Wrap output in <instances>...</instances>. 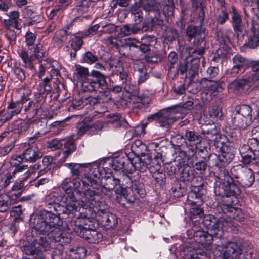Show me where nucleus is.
Instances as JSON below:
<instances>
[{
  "mask_svg": "<svg viewBox=\"0 0 259 259\" xmlns=\"http://www.w3.org/2000/svg\"><path fill=\"white\" fill-rule=\"evenodd\" d=\"M92 174L78 179H65L62 183L64 192L61 202L65 207L63 213H71L78 211V219L90 220L95 217L93 208L98 204V198L102 188L98 187L97 180L92 179Z\"/></svg>",
  "mask_w": 259,
  "mask_h": 259,
  "instance_id": "nucleus-1",
  "label": "nucleus"
},
{
  "mask_svg": "<svg viewBox=\"0 0 259 259\" xmlns=\"http://www.w3.org/2000/svg\"><path fill=\"white\" fill-rule=\"evenodd\" d=\"M59 217L53 213L44 211L36 216L31 225L35 232L47 235L62 246L68 244L71 241L70 235L63 232L58 225Z\"/></svg>",
  "mask_w": 259,
  "mask_h": 259,
  "instance_id": "nucleus-2",
  "label": "nucleus"
},
{
  "mask_svg": "<svg viewBox=\"0 0 259 259\" xmlns=\"http://www.w3.org/2000/svg\"><path fill=\"white\" fill-rule=\"evenodd\" d=\"M202 225L206 227L209 233L193 229L192 231H193L194 239L207 251H210L213 249L212 236L218 238L222 237L224 229L229 226V223L224 217L217 218L212 215L209 214L204 217Z\"/></svg>",
  "mask_w": 259,
  "mask_h": 259,
  "instance_id": "nucleus-3",
  "label": "nucleus"
},
{
  "mask_svg": "<svg viewBox=\"0 0 259 259\" xmlns=\"http://www.w3.org/2000/svg\"><path fill=\"white\" fill-rule=\"evenodd\" d=\"M243 246L235 242H229L225 245H217L212 253L215 259H240ZM209 254L200 248L187 247L183 251L184 259H208Z\"/></svg>",
  "mask_w": 259,
  "mask_h": 259,
  "instance_id": "nucleus-4",
  "label": "nucleus"
},
{
  "mask_svg": "<svg viewBox=\"0 0 259 259\" xmlns=\"http://www.w3.org/2000/svg\"><path fill=\"white\" fill-rule=\"evenodd\" d=\"M252 109L247 105L235 107L231 115L233 125L240 130H245L250 125L252 121Z\"/></svg>",
  "mask_w": 259,
  "mask_h": 259,
  "instance_id": "nucleus-5",
  "label": "nucleus"
},
{
  "mask_svg": "<svg viewBox=\"0 0 259 259\" xmlns=\"http://www.w3.org/2000/svg\"><path fill=\"white\" fill-rule=\"evenodd\" d=\"M42 156V153L35 145L31 146L24 151L22 154L15 158H12L10 161L11 166L20 165L21 161L24 160L26 162H34Z\"/></svg>",
  "mask_w": 259,
  "mask_h": 259,
  "instance_id": "nucleus-6",
  "label": "nucleus"
},
{
  "mask_svg": "<svg viewBox=\"0 0 259 259\" xmlns=\"http://www.w3.org/2000/svg\"><path fill=\"white\" fill-rule=\"evenodd\" d=\"M84 86L90 92L104 89L106 87L105 76L98 71L93 70Z\"/></svg>",
  "mask_w": 259,
  "mask_h": 259,
  "instance_id": "nucleus-7",
  "label": "nucleus"
},
{
  "mask_svg": "<svg viewBox=\"0 0 259 259\" xmlns=\"http://www.w3.org/2000/svg\"><path fill=\"white\" fill-rule=\"evenodd\" d=\"M214 192L216 195L228 198L231 196L235 198L240 194V189L238 186L234 183L233 180L230 183H226L224 184H219L214 187Z\"/></svg>",
  "mask_w": 259,
  "mask_h": 259,
  "instance_id": "nucleus-8",
  "label": "nucleus"
},
{
  "mask_svg": "<svg viewBox=\"0 0 259 259\" xmlns=\"http://www.w3.org/2000/svg\"><path fill=\"white\" fill-rule=\"evenodd\" d=\"M128 173L126 171L122 170V171L116 173L117 178L119 180V184L120 189L117 188L115 192L119 195L116 197L117 201L121 203L120 199L123 197L124 199L126 198V190L123 187H127L131 186L132 184L131 178L127 174Z\"/></svg>",
  "mask_w": 259,
  "mask_h": 259,
  "instance_id": "nucleus-9",
  "label": "nucleus"
},
{
  "mask_svg": "<svg viewBox=\"0 0 259 259\" xmlns=\"http://www.w3.org/2000/svg\"><path fill=\"white\" fill-rule=\"evenodd\" d=\"M73 230L79 236L84 238L91 243H98L103 238L101 232L95 230L87 229L82 225H79L78 227L74 228Z\"/></svg>",
  "mask_w": 259,
  "mask_h": 259,
  "instance_id": "nucleus-10",
  "label": "nucleus"
},
{
  "mask_svg": "<svg viewBox=\"0 0 259 259\" xmlns=\"http://www.w3.org/2000/svg\"><path fill=\"white\" fill-rule=\"evenodd\" d=\"M18 54L23 62L24 66L32 71L35 70L34 66L32 62L33 56L36 58L38 61H40L44 55V52L40 51L39 47L38 46H36L34 48V53L30 57L27 52L24 49L20 50Z\"/></svg>",
  "mask_w": 259,
  "mask_h": 259,
  "instance_id": "nucleus-11",
  "label": "nucleus"
},
{
  "mask_svg": "<svg viewBox=\"0 0 259 259\" xmlns=\"http://www.w3.org/2000/svg\"><path fill=\"white\" fill-rule=\"evenodd\" d=\"M233 66L228 70L227 73L231 76H236L243 73L249 65V61L240 55H236L232 58Z\"/></svg>",
  "mask_w": 259,
  "mask_h": 259,
  "instance_id": "nucleus-12",
  "label": "nucleus"
},
{
  "mask_svg": "<svg viewBox=\"0 0 259 259\" xmlns=\"http://www.w3.org/2000/svg\"><path fill=\"white\" fill-rule=\"evenodd\" d=\"M93 175L94 178H93L92 177V179H95L97 180V184L98 185V187H99L102 188L101 193L103 192V189H106L107 191H110L111 190H113L117 185H119V180L117 178L116 173H114L113 175L105 177L104 178L105 182H103V186H100L99 184V174L98 173V171H97V173L94 174ZM101 194L102 193L100 194L98 198V204L95 207L99 206V199Z\"/></svg>",
  "mask_w": 259,
  "mask_h": 259,
  "instance_id": "nucleus-13",
  "label": "nucleus"
},
{
  "mask_svg": "<svg viewBox=\"0 0 259 259\" xmlns=\"http://www.w3.org/2000/svg\"><path fill=\"white\" fill-rule=\"evenodd\" d=\"M172 108V106L169 107L165 110H161V113L159 120V124L160 126L169 128L170 125L180 116L177 115V113Z\"/></svg>",
  "mask_w": 259,
  "mask_h": 259,
  "instance_id": "nucleus-14",
  "label": "nucleus"
},
{
  "mask_svg": "<svg viewBox=\"0 0 259 259\" xmlns=\"http://www.w3.org/2000/svg\"><path fill=\"white\" fill-rule=\"evenodd\" d=\"M131 159L127 156H118L112 160V168L115 170L114 173L122 171V170L129 173H132V168H130Z\"/></svg>",
  "mask_w": 259,
  "mask_h": 259,
  "instance_id": "nucleus-15",
  "label": "nucleus"
},
{
  "mask_svg": "<svg viewBox=\"0 0 259 259\" xmlns=\"http://www.w3.org/2000/svg\"><path fill=\"white\" fill-rule=\"evenodd\" d=\"M204 192V190L202 185L198 186H192L191 191L188 195V203L191 205H200L202 203V197Z\"/></svg>",
  "mask_w": 259,
  "mask_h": 259,
  "instance_id": "nucleus-16",
  "label": "nucleus"
},
{
  "mask_svg": "<svg viewBox=\"0 0 259 259\" xmlns=\"http://www.w3.org/2000/svg\"><path fill=\"white\" fill-rule=\"evenodd\" d=\"M222 89L221 84L220 82L215 81H210L207 84L201 94V98L209 101L218 92Z\"/></svg>",
  "mask_w": 259,
  "mask_h": 259,
  "instance_id": "nucleus-17",
  "label": "nucleus"
},
{
  "mask_svg": "<svg viewBox=\"0 0 259 259\" xmlns=\"http://www.w3.org/2000/svg\"><path fill=\"white\" fill-rule=\"evenodd\" d=\"M151 162V159L148 157L144 159L135 157L131 160L130 168H132V172L135 170L144 172L149 168Z\"/></svg>",
  "mask_w": 259,
  "mask_h": 259,
  "instance_id": "nucleus-18",
  "label": "nucleus"
},
{
  "mask_svg": "<svg viewBox=\"0 0 259 259\" xmlns=\"http://www.w3.org/2000/svg\"><path fill=\"white\" fill-rule=\"evenodd\" d=\"M110 68L111 71L115 74L119 75V80L122 85L127 83L128 76L126 71H124L121 62L118 60L113 61L110 63Z\"/></svg>",
  "mask_w": 259,
  "mask_h": 259,
  "instance_id": "nucleus-19",
  "label": "nucleus"
},
{
  "mask_svg": "<svg viewBox=\"0 0 259 259\" xmlns=\"http://www.w3.org/2000/svg\"><path fill=\"white\" fill-rule=\"evenodd\" d=\"M186 35L191 40L194 38L197 39V43L203 41L205 37L204 30L200 26L190 25L186 29Z\"/></svg>",
  "mask_w": 259,
  "mask_h": 259,
  "instance_id": "nucleus-20",
  "label": "nucleus"
},
{
  "mask_svg": "<svg viewBox=\"0 0 259 259\" xmlns=\"http://www.w3.org/2000/svg\"><path fill=\"white\" fill-rule=\"evenodd\" d=\"M90 73L87 67L79 64L75 65V70L73 72L74 79L82 82L83 85L86 83L89 79Z\"/></svg>",
  "mask_w": 259,
  "mask_h": 259,
  "instance_id": "nucleus-21",
  "label": "nucleus"
},
{
  "mask_svg": "<svg viewBox=\"0 0 259 259\" xmlns=\"http://www.w3.org/2000/svg\"><path fill=\"white\" fill-rule=\"evenodd\" d=\"M254 181V173L250 169L247 168L244 169L243 173L240 176V179L237 180V182L244 187H249L251 186Z\"/></svg>",
  "mask_w": 259,
  "mask_h": 259,
  "instance_id": "nucleus-22",
  "label": "nucleus"
},
{
  "mask_svg": "<svg viewBox=\"0 0 259 259\" xmlns=\"http://www.w3.org/2000/svg\"><path fill=\"white\" fill-rule=\"evenodd\" d=\"M59 198L55 195H49L46 198V206L48 208L50 209V210H47L46 211L51 212L52 213V210L56 212H59L61 210L62 208L65 207L63 206H61L59 204ZM66 211L65 208L62 210Z\"/></svg>",
  "mask_w": 259,
  "mask_h": 259,
  "instance_id": "nucleus-23",
  "label": "nucleus"
},
{
  "mask_svg": "<svg viewBox=\"0 0 259 259\" xmlns=\"http://www.w3.org/2000/svg\"><path fill=\"white\" fill-rule=\"evenodd\" d=\"M51 75H57L59 73L60 66L56 60H45L42 61V58L39 61Z\"/></svg>",
  "mask_w": 259,
  "mask_h": 259,
  "instance_id": "nucleus-24",
  "label": "nucleus"
},
{
  "mask_svg": "<svg viewBox=\"0 0 259 259\" xmlns=\"http://www.w3.org/2000/svg\"><path fill=\"white\" fill-rule=\"evenodd\" d=\"M228 148L224 146L222 148V151L219 156L218 164L222 166H226L228 165L233 159L234 155L231 150H228Z\"/></svg>",
  "mask_w": 259,
  "mask_h": 259,
  "instance_id": "nucleus-25",
  "label": "nucleus"
},
{
  "mask_svg": "<svg viewBox=\"0 0 259 259\" xmlns=\"http://www.w3.org/2000/svg\"><path fill=\"white\" fill-rule=\"evenodd\" d=\"M134 68L138 76V84L139 85L145 82L149 78L146 67L143 64H141L136 65Z\"/></svg>",
  "mask_w": 259,
  "mask_h": 259,
  "instance_id": "nucleus-26",
  "label": "nucleus"
},
{
  "mask_svg": "<svg viewBox=\"0 0 259 259\" xmlns=\"http://www.w3.org/2000/svg\"><path fill=\"white\" fill-rule=\"evenodd\" d=\"M38 104L37 101H29L27 106L25 107L24 110L27 118H32L37 114L39 108Z\"/></svg>",
  "mask_w": 259,
  "mask_h": 259,
  "instance_id": "nucleus-27",
  "label": "nucleus"
},
{
  "mask_svg": "<svg viewBox=\"0 0 259 259\" xmlns=\"http://www.w3.org/2000/svg\"><path fill=\"white\" fill-rule=\"evenodd\" d=\"M162 24V21L158 18L150 17L143 22L142 29L145 32L152 31L155 26L161 25Z\"/></svg>",
  "mask_w": 259,
  "mask_h": 259,
  "instance_id": "nucleus-28",
  "label": "nucleus"
},
{
  "mask_svg": "<svg viewBox=\"0 0 259 259\" xmlns=\"http://www.w3.org/2000/svg\"><path fill=\"white\" fill-rule=\"evenodd\" d=\"M193 105V102L188 101L183 104L176 105L172 106V108L175 110L177 114H179L178 116L180 118L183 117L189 110Z\"/></svg>",
  "mask_w": 259,
  "mask_h": 259,
  "instance_id": "nucleus-29",
  "label": "nucleus"
},
{
  "mask_svg": "<svg viewBox=\"0 0 259 259\" xmlns=\"http://www.w3.org/2000/svg\"><path fill=\"white\" fill-rule=\"evenodd\" d=\"M241 162L244 165L256 164L259 162V152L249 151V153L241 156Z\"/></svg>",
  "mask_w": 259,
  "mask_h": 259,
  "instance_id": "nucleus-30",
  "label": "nucleus"
},
{
  "mask_svg": "<svg viewBox=\"0 0 259 259\" xmlns=\"http://www.w3.org/2000/svg\"><path fill=\"white\" fill-rule=\"evenodd\" d=\"M108 229L116 227L118 223L117 217L112 213H105L102 221Z\"/></svg>",
  "mask_w": 259,
  "mask_h": 259,
  "instance_id": "nucleus-31",
  "label": "nucleus"
},
{
  "mask_svg": "<svg viewBox=\"0 0 259 259\" xmlns=\"http://www.w3.org/2000/svg\"><path fill=\"white\" fill-rule=\"evenodd\" d=\"M154 4H151L148 1H140L139 2V6L143 8L146 11L150 12L154 11L159 15V2H156V0H153Z\"/></svg>",
  "mask_w": 259,
  "mask_h": 259,
  "instance_id": "nucleus-32",
  "label": "nucleus"
},
{
  "mask_svg": "<svg viewBox=\"0 0 259 259\" xmlns=\"http://www.w3.org/2000/svg\"><path fill=\"white\" fill-rule=\"evenodd\" d=\"M27 101L26 98L21 99L17 102H10L8 103L7 108L15 115L19 114L23 108L25 101Z\"/></svg>",
  "mask_w": 259,
  "mask_h": 259,
  "instance_id": "nucleus-33",
  "label": "nucleus"
},
{
  "mask_svg": "<svg viewBox=\"0 0 259 259\" xmlns=\"http://www.w3.org/2000/svg\"><path fill=\"white\" fill-rule=\"evenodd\" d=\"M89 164H78L75 163H66L64 166L69 168L72 175L78 177L82 172V168L87 167Z\"/></svg>",
  "mask_w": 259,
  "mask_h": 259,
  "instance_id": "nucleus-34",
  "label": "nucleus"
},
{
  "mask_svg": "<svg viewBox=\"0 0 259 259\" xmlns=\"http://www.w3.org/2000/svg\"><path fill=\"white\" fill-rule=\"evenodd\" d=\"M130 104L133 108H141L142 106L149 103V98L133 95L131 97Z\"/></svg>",
  "mask_w": 259,
  "mask_h": 259,
  "instance_id": "nucleus-35",
  "label": "nucleus"
},
{
  "mask_svg": "<svg viewBox=\"0 0 259 259\" xmlns=\"http://www.w3.org/2000/svg\"><path fill=\"white\" fill-rule=\"evenodd\" d=\"M70 137L64 139H54L47 142V147L53 150L62 148L66 143L69 140Z\"/></svg>",
  "mask_w": 259,
  "mask_h": 259,
  "instance_id": "nucleus-36",
  "label": "nucleus"
},
{
  "mask_svg": "<svg viewBox=\"0 0 259 259\" xmlns=\"http://www.w3.org/2000/svg\"><path fill=\"white\" fill-rule=\"evenodd\" d=\"M132 15L136 23H141L143 19L141 7L138 4L133 5L130 10Z\"/></svg>",
  "mask_w": 259,
  "mask_h": 259,
  "instance_id": "nucleus-37",
  "label": "nucleus"
},
{
  "mask_svg": "<svg viewBox=\"0 0 259 259\" xmlns=\"http://www.w3.org/2000/svg\"><path fill=\"white\" fill-rule=\"evenodd\" d=\"M86 250L83 247H74L70 249L69 256L72 259H83L86 255Z\"/></svg>",
  "mask_w": 259,
  "mask_h": 259,
  "instance_id": "nucleus-38",
  "label": "nucleus"
},
{
  "mask_svg": "<svg viewBox=\"0 0 259 259\" xmlns=\"http://www.w3.org/2000/svg\"><path fill=\"white\" fill-rule=\"evenodd\" d=\"M13 204L11 198L7 195L0 198V212H6L10 209Z\"/></svg>",
  "mask_w": 259,
  "mask_h": 259,
  "instance_id": "nucleus-39",
  "label": "nucleus"
},
{
  "mask_svg": "<svg viewBox=\"0 0 259 259\" xmlns=\"http://www.w3.org/2000/svg\"><path fill=\"white\" fill-rule=\"evenodd\" d=\"M15 168L12 172H9L6 175V179L4 181L5 186H8L12 181V180L15 177V175L20 171H21L23 169L27 168V166H14Z\"/></svg>",
  "mask_w": 259,
  "mask_h": 259,
  "instance_id": "nucleus-40",
  "label": "nucleus"
},
{
  "mask_svg": "<svg viewBox=\"0 0 259 259\" xmlns=\"http://www.w3.org/2000/svg\"><path fill=\"white\" fill-rule=\"evenodd\" d=\"M257 71L253 70L254 73L247 74L243 78L245 85L251 86L256 82L259 81V71Z\"/></svg>",
  "mask_w": 259,
  "mask_h": 259,
  "instance_id": "nucleus-41",
  "label": "nucleus"
},
{
  "mask_svg": "<svg viewBox=\"0 0 259 259\" xmlns=\"http://www.w3.org/2000/svg\"><path fill=\"white\" fill-rule=\"evenodd\" d=\"M66 144L64 146V148L66 149L63 152V161H65L69 155L76 150V145L71 138H69V140Z\"/></svg>",
  "mask_w": 259,
  "mask_h": 259,
  "instance_id": "nucleus-42",
  "label": "nucleus"
},
{
  "mask_svg": "<svg viewBox=\"0 0 259 259\" xmlns=\"http://www.w3.org/2000/svg\"><path fill=\"white\" fill-rule=\"evenodd\" d=\"M218 177L221 180L219 184H224L226 183H230L232 182V177L230 176L228 170L225 168L220 169Z\"/></svg>",
  "mask_w": 259,
  "mask_h": 259,
  "instance_id": "nucleus-43",
  "label": "nucleus"
},
{
  "mask_svg": "<svg viewBox=\"0 0 259 259\" xmlns=\"http://www.w3.org/2000/svg\"><path fill=\"white\" fill-rule=\"evenodd\" d=\"M15 115L7 107L0 111V125L10 120Z\"/></svg>",
  "mask_w": 259,
  "mask_h": 259,
  "instance_id": "nucleus-44",
  "label": "nucleus"
},
{
  "mask_svg": "<svg viewBox=\"0 0 259 259\" xmlns=\"http://www.w3.org/2000/svg\"><path fill=\"white\" fill-rule=\"evenodd\" d=\"M209 115L212 119H221L222 116L221 108L215 105H211L209 108Z\"/></svg>",
  "mask_w": 259,
  "mask_h": 259,
  "instance_id": "nucleus-45",
  "label": "nucleus"
},
{
  "mask_svg": "<svg viewBox=\"0 0 259 259\" xmlns=\"http://www.w3.org/2000/svg\"><path fill=\"white\" fill-rule=\"evenodd\" d=\"M231 24L233 26L234 31L238 35L239 33L242 32V22L240 16L237 17L232 18Z\"/></svg>",
  "mask_w": 259,
  "mask_h": 259,
  "instance_id": "nucleus-46",
  "label": "nucleus"
},
{
  "mask_svg": "<svg viewBox=\"0 0 259 259\" xmlns=\"http://www.w3.org/2000/svg\"><path fill=\"white\" fill-rule=\"evenodd\" d=\"M245 45L251 49H254L259 46V34L253 33L248 37Z\"/></svg>",
  "mask_w": 259,
  "mask_h": 259,
  "instance_id": "nucleus-47",
  "label": "nucleus"
},
{
  "mask_svg": "<svg viewBox=\"0 0 259 259\" xmlns=\"http://www.w3.org/2000/svg\"><path fill=\"white\" fill-rule=\"evenodd\" d=\"M82 37L73 35L71 40V47L75 52L79 50L83 44Z\"/></svg>",
  "mask_w": 259,
  "mask_h": 259,
  "instance_id": "nucleus-48",
  "label": "nucleus"
},
{
  "mask_svg": "<svg viewBox=\"0 0 259 259\" xmlns=\"http://www.w3.org/2000/svg\"><path fill=\"white\" fill-rule=\"evenodd\" d=\"M228 201V200H226ZM229 204H223L220 206L222 212L226 214L228 218H230L232 215L233 211L234 210V207L232 206L231 203H233V200H230L228 201Z\"/></svg>",
  "mask_w": 259,
  "mask_h": 259,
  "instance_id": "nucleus-49",
  "label": "nucleus"
},
{
  "mask_svg": "<svg viewBox=\"0 0 259 259\" xmlns=\"http://www.w3.org/2000/svg\"><path fill=\"white\" fill-rule=\"evenodd\" d=\"M84 98H80L78 100H74L68 108L69 111H73L75 110H79L85 106Z\"/></svg>",
  "mask_w": 259,
  "mask_h": 259,
  "instance_id": "nucleus-50",
  "label": "nucleus"
},
{
  "mask_svg": "<svg viewBox=\"0 0 259 259\" xmlns=\"http://www.w3.org/2000/svg\"><path fill=\"white\" fill-rule=\"evenodd\" d=\"M185 139L191 142L198 143L201 141L200 136L194 131H187L185 134Z\"/></svg>",
  "mask_w": 259,
  "mask_h": 259,
  "instance_id": "nucleus-51",
  "label": "nucleus"
},
{
  "mask_svg": "<svg viewBox=\"0 0 259 259\" xmlns=\"http://www.w3.org/2000/svg\"><path fill=\"white\" fill-rule=\"evenodd\" d=\"M245 168L246 167H243L241 165H237L232 167L230 170V172L232 176L236 178L237 180H238Z\"/></svg>",
  "mask_w": 259,
  "mask_h": 259,
  "instance_id": "nucleus-52",
  "label": "nucleus"
},
{
  "mask_svg": "<svg viewBox=\"0 0 259 259\" xmlns=\"http://www.w3.org/2000/svg\"><path fill=\"white\" fill-rule=\"evenodd\" d=\"M172 192L174 197L180 198L186 192V188L181 186L179 184H177L174 187L172 188Z\"/></svg>",
  "mask_w": 259,
  "mask_h": 259,
  "instance_id": "nucleus-53",
  "label": "nucleus"
},
{
  "mask_svg": "<svg viewBox=\"0 0 259 259\" xmlns=\"http://www.w3.org/2000/svg\"><path fill=\"white\" fill-rule=\"evenodd\" d=\"M13 73L16 77L20 81H23L26 77L25 71L19 66H15L13 70Z\"/></svg>",
  "mask_w": 259,
  "mask_h": 259,
  "instance_id": "nucleus-54",
  "label": "nucleus"
},
{
  "mask_svg": "<svg viewBox=\"0 0 259 259\" xmlns=\"http://www.w3.org/2000/svg\"><path fill=\"white\" fill-rule=\"evenodd\" d=\"M245 85L243 78L240 79H235L233 81L230 83L228 88L230 90H239Z\"/></svg>",
  "mask_w": 259,
  "mask_h": 259,
  "instance_id": "nucleus-55",
  "label": "nucleus"
},
{
  "mask_svg": "<svg viewBox=\"0 0 259 259\" xmlns=\"http://www.w3.org/2000/svg\"><path fill=\"white\" fill-rule=\"evenodd\" d=\"M192 207L190 209V213L193 218L198 217L201 218L203 215V210L198 206L200 205H192Z\"/></svg>",
  "mask_w": 259,
  "mask_h": 259,
  "instance_id": "nucleus-56",
  "label": "nucleus"
},
{
  "mask_svg": "<svg viewBox=\"0 0 259 259\" xmlns=\"http://www.w3.org/2000/svg\"><path fill=\"white\" fill-rule=\"evenodd\" d=\"M181 178L183 181H189L193 178V173L190 167H185L181 172Z\"/></svg>",
  "mask_w": 259,
  "mask_h": 259,
  "instance_id": "nucleus-57",
  "label": "nucleus"
},
{
  "mask_svg": "<svg viewBox=\"0 0 259 259\" xmlns=\"http://www.w3.org/2000/svg\"><path fill=\"white\" fill-rule=\"evenodd\" d=\"M83 56L85 62L89 64H93L96 62L98 59L96 55L90 51L86 52Z\"/></svg>",
  "mask_w": 259,
  "mask_h": 259,
  "instance_id": "nucleus-58",
  "label": "nucleus"
},
{
  "mask_svg": "<svg viewBox=\"0 0 259 259\" xmlns=\"http://www.w3.org/2000/svg\"><path fill=\"white\" fill-rule=\"evenodd\" d=\"M188 67V62L186 60L180 61L177 70L176 74L178 75L179 73H180L181 75H184L187 72Z\"/></svg>",
  "mask_w": 259,
  "mask_h": 259,
  "instance_id": "nucleus-59",
  "label": "nucleus"
},
{
  "mask_svg": "<svg viewBox=\"0 0 259 259\" xmlns=\"http://www.w3.org/2000/svg\"><path fill=\"white\" fill-rule=\"evenodd\" d=\"M27 15L30 17V21L28 22L29 25H33L40 22L41 17L40 16H32L33 13L32 10L29 8L25 10Z\"/></svg>",
  "mask_w": 259,
  "mask_h": 259,
  "instance_id": "nucleus-60",
  "label": "nucleus"
},
{
  "mask_svg": "<svg viewBox=\"0 0 259 259\" xmlns=\"http://www.w3.org/2000/svg\"><path fill=\"white\" fill-rule=\"evenodd\" d=\"M168 61L170 64L169 67V71H171L174 68V65L178 62L177 54L174 51L170 52L168 56Z\"/></svg>",
  "mask_w": 259,
  "mask_h": 259,
  "instance_id": "nucleus-61",
  "label": "nucleus"
},
{
  "mask_svg": "<svg viewBox=\"0 0 259 259\" xmlns=\"http://www.w3.org/2000/svg\"><path fill=\"white\" fill-rule=\"evenodd\" d=\"M90 128V126L86 123H79L77 126V135L79 137L82 136Z\"/></svg>",
  "mask_w": 259,
  "mask_h": 259,
  "instance_id": "nucleus-62",
  "label": "nucleus"
},
{
  "mask_svg": "<svg viewBox=\"0 0 259 259\" xmlns=\"http://www.w3.org/2000/svg\"><path fill=\"white\" fill-rule=\"evenodd\" d=\"M196 61H194L191 63V68L189 70V74L192 78H194L198 74L199 64Z\"/></svg>",
  "mask_w": 259,
  "mask_h": 259,
  "instance_id": "nucleus-63",
  "label": "nucleus"
},
{
  "mask_svg": "<svg viewBox=\"0 0 259 259\" xmlns=\"http://www.w3.org/2000/svg\"><path fill=\"white\" fill-rule=\"evenodd\" d=\"M253 152H259V141L252 137L248 141L247 144Z\"/></svg>",
  "mask_w": 259,
  "mask_h": 259,
  "instance_id": "nucleus-64",
  "label": "nucleus"
}]
</instances>
